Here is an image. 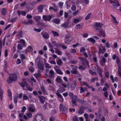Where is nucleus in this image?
Returning a JSON list of instances; mask_svg holds the SVG:
<instances>
[{
  "instance_id": "obj_1",
  "label": "nucleus",
  "mask_w": 121,
  "mask_h": 121,
  "mask_svg": "<svg viewBox=\"0 0 121 121\" xmlns=\"http://www.w3.org/2000/svg\"><path fill=\"white\" fill-rule=\"evenodd\" d=\"M103 24L99 23H96L94 25V27L95 31L97 33H98L97 35L99 36H102L103 37H105L104 31L102 29Z\"/></svg>"
},
{
  "instance_id": "obj_2",
  "label": "nucleus",
  "mask_w": 121,
  "mask_h": 121,
  "mask_svg": "<svg viewBox=\"0 0 121 121\" xmlns=\"http://www.w3.org/2000/svg\"><path fill=\"white\" fill-rule=\"evenodd\" d=\"M45 118L41 114H37L34 118V121H45Z\"/></svg>"
},
{
  "instance_id": "obj_3",
  "label": "nucleus",
  "mask_w": 121,
  "mask_h": 121,
  "mask_svg": "<svg viewBox=\"0 0 121 121\" xmlns=\"http://www.w3.org/2000/svg\"><path fill=\"white\" fill-rule=\"evenodd\" d=\"M79 59L82 62V64L84 65H86L89 66L88 62L87 60L84 58L82 57H79Z\"/></svg>"
},
{
  "instance_id": "obj_4",
  "label": "nucleus",
  "mask_w": 121,
  "mask_h": 121,
  "mask_svg": "<svg viewBox=\"0 0 121 121\" xmlns=\"http://www.w3.org/2000/svg\"><path fill=\"white\" fill-rule=\"evenodd\" d=\"M71 69H72L71 70V72L72 74H77L78 72L77 70L78 67L74 65H71L70 66Z\"/></svg>"
},
{
  "instance_id": "obj_5",
  "label": "nucleus",
  "mask_w": 121,
  "mask_h": 121,
  "mask_svg": "<svg viewBox=\"0 0 121 121\" xmlns=\"http://www.w3.org/2000/svg\"><path fill=\"white\" fill-rule=\"evenodd\" d=\"M71 36L69 34L66 35L65 37V42L66 43L68 44L70 43L72 41V39H70Z\"/></svg>"
},
{
  "instance_id": "obj_6",
  "label": "nucleus",
  "mask_w": 121,
  "mask_h": 121,
  "mask_svg": "<svg viewBox=\"0 0 121 121\" xmlns=\"http://www.w3.org/2000/svg\"><path fill=\"white\" fill-rule=\"evenodd\" d=\"M19 84L23 88H24L25 86L28 87V85L26 83V80L25 79H23V81L21 83H19Z\"/></svg>"
},
{
  "instance_id": "obj_7",
  "label": "nucleus",
  "mask_w": 121,
  "mask_h": 121,
  "mask_svg": "<svg viewBox=\"0 0 121 121\" xmlns=\"http://www.w3.org/2000/svg\"><path fill=\"white\" fill-rule=\"evenodd\" d=\"M25 24L28 25H34L35 24L34 21L32 19H30L28 20V22L24 21L23 22Z\"/></svg>"
},
{
  "instance_id": "obj_8",
  "label": "nucleus",
  "mask_w": 121,
  "mask_h": 121,
  "mask_svg": "<svg viewBox=\"0 0 121 121\" xmlns=\"http://www.w3.org/2000/svg\"><path fill=\"white\" fill-rule=\"evenodd\" d=\"M40 101L42 104H44L45 103V101L46 99L45 97L42 95H40L38 96Z\"/></svg>"
},
{
  "instance_id": "obj_9",
  "label": "nucleus",
  "mask_w": 121,
  "mask_h": 121,
  "mask_svg": "<svg viewBox=\"0 0 121 121\" xmlns=\"http://www.w3.org/2000/svg\"><path fill=\"white\" fill-rule=\"evenodd\" d=\"M41 34L43 38L46 39H48L49 38V35L47 33L45 32H42Z\"/></svg>"
},
{
  "instance_id": "obj_10",
  "label": "nucleus",
  "mask_w": 121,
  "mask_h": 121,
  "mask_svg": "<svg viewBox=\"0 0 121 121\" xmlns=\"http://www.w3.org/2000/svg\"><path fill=\"white\" fill-rule=\"evenodd\" d=\"M9 75L13 81H16L17 80V76L16 74L14 73H13L10 75Z\"/></svg>"
},
{
  "instance_id": "obj_11",
  "label": "nucleus",
  "mask_w": 121,
  "mask_h": 121,
  "mask_svg": "<svg viewBox=\"0 0 121 121\" xmlns=\"http://www.w3.org/2000/svg\"><path fill=\"white\" fill-rule=\"evenodd\" d=\"M52 17L50 16H46L43 15V19L45 21H50Z\"/></svg>"
},
{
  "instance_id": "obj_12",
  "label": "nucleus",
  "mask_w": 121,
  "mask_h": 121,
  "mask_svg": "<svg viewBox=\"0 0 121 121\" xmlns=\"http://www.w3.org/2000/svg\"><path fill=\"white\" fill-rule=\"evenodd\" d=\"M55 75L54 72L52 70H51L49 71L48 76L49 77L53 78H54Z\"/></svg>"
},
{
  "instance_id": "obj_13",
  "label": "nucleus",
  "mask_w": 121,
  "mask_h": 121,
  "mask_svg": "<svg viewBox=\"0 0 121 121\" xmlns=\"http://www.w3.org/2000/svg\"><path fill=\"white\" fill-rule=\"evenodd\" d=\"M37 65L39 69V70L40 71H42L43 69L44 65L43 64L40 63V64H38Z\"/></svg>"
},
{
  "instance_id": "obj_14",
  "label": "nucleus",
  "mask_w": 121,
  "mask_h": 121,
  "mask_svg": "<svg viewBox=\"0 0 121 121\" xmlns=\"http://www.w3.org/2000/svg\"><path fill=\"white\" fill-rule=\"evenodd\" d=\"M56 95L58 96V99L61 102H63L64 101V99L62 95L60 94L56 93Z\"/></svg>"
},
{
  "instance_id": "obj_15",
  "label": "nucleus",
  "mask_w": 121,
  "mask_h": 121,
  "mask_svg": "<svg viewBox=\"0 0 121 121\" xmlns=\"http://www.w3.org/2000/svg\"><path fill=\"white\" fill-rule=\"evenodd\" d=\"M101 48H103L102 50L100 47H99V55L101 52L103 54L105 51V49L104 47L102 46Z\"/></svg>"
},
{
  "instance_id": "obj_16",
  "label": "nucleus",
  "mask_w": 121,
  "mask_h": 121,
  "mask_svg": "<svg viewBox=\"0 0 121 121\" xmlns=\"http://www.w3.org/2000/svg\"><path fill=\"white\" fill-rule=\"evenodd\" d=\"M112 7L114 8H116L120 6L118 0H116L115 2L112 3Z\"/></svg>"
},
{
  "instance_id": "obj_17",
  "label": "nucleus",
  "mask_w": 121,
  "mask_h": 121,
  "mask_svg": "<svg viewBox=\"0 0 121 121\" xmlns=\"http://www.w3.org/2000/svg\"><path fill=\"white\" fill-rule=\"evenodd\" d=\"M77 84L75 82H73L70 85L71 88L72 90H74Z\"/></svg>"
},
{
  "instance_id": "obj_18",
  "label": "nucleus",
  "mask_w": 121,
  "mask_h": 121,
  "mask_svg": "<svg viewBox=\"0 0 121 121\" xmlns=\"http://www.w3.org/2000/svg\"><path fill=\"white\" fill-rule=\"evenodd\" d=\"M33 50V48L30 46H29L24 51V52L26 53L27 52H29L30 51H32Z\"/></svg>"
},
{
  "instance_id": "obj_19",
  "label": "nucleus",
  "mask_w": 121,
  "mask_h": 121,
  "mask_svg": "<svg viewBox=\"0 0 121 121\" xmlns=\"http://www.w3.org/2000/svg\"><path fill=\"white\" fill-rule=\"evenodd\" d=\"M54 49L55 50L56 52L57 53L58 55H61L62 54V52L61 51L56 48H55Z\"/></svg>"
},
{
  "instance_id": "obj_20",
  "label": "nucleus",
  "mask_w": 121,
  "mask_h": 121,
  "mask_svg": "<svg viewBox=\"0 0 121 121\" xmlns=\"http://www.w3.org/2000/svg\"><path fill=\"white\" fill-rule=\"evenodd\" d=\"M41 89L42 90L43 93L44 95H47L48 93L46 91L44 87L43 86H40Z\"/></svg>"
},
{
  "instance_id": "obj_21",
  "label": "nucleus",
  "mask_w": 121,
  "mask_h": 121,
  "mask_svg": "<svg viewBox=\"0 0 121 121\" xmlns=\"http://www.w3.org/2000/svg\"><path fill=\"white\" fill-rule=\"evenodd\" d=\"M53 22L56 24H59L60 22V20L59 18H56L53 21Z\"/></svg>"
},
{
  "instance_id": "obj_22",
  "label": "nucleus",
  "mask_w": 121,
  "mask_h": 121,
  "mask_svg": "<svg viewBox=\"0 0 121 121\" xmlns=\"http://www.w3.org/2000/svg\"><path fill=\"white\" fill-rule=\"evenodd\" d=\"M68 24L69 21L67 20V22H65L61 26L63 27L64 28H67L68 27Z\"/></svg>"
},
{
  "instance_id": "obj_23",
  "label": "nucleus",
  "mask_w": 121,
  "mask_h": 121,
  "mask_svg": "<svg viewBox=\"0 0 121 121\" xmlns=\"http://www.w3.org/2000/svg\"><path fill=\"white\" fill-rule=\"evenodd\" d=\"M78 112L80 114H83L84 112V111L83 109L81 107L79 108V110L78 111Z\"/></svg>"
},
{
  "instance_id": "obj_24",
  "label": "nucleus",
  "mask_w": 121,
  "mask_h": 121,
  "mask_svg": "<svg viewBox=\"0 0 121 121\" xmlns=\"http://www.w3.org/2000/svg\"><path fill=\"white\" fill-rule=\"evenodd\" d=\"M18 13V15H20L21 14L23 15V16H25L26 14V13L25 11H22L21 12H20L19 10H18L17 12Z\"/></svg>"
},
{
  "instance_id": "obj_25",
  "label": "nucleus",
  "mask_w": 121,
  "mask_h": 121,
  "mask_svg": "<svg viewBox=\"0 0 121 121\" xmlns=\"http://www.w3.org/2000/svg\"><path fill=\"white\" fill-rule=\"evenodd\" d=\"M97 71L99 73V74L101 78L103 77V75L102 74V70L99 68H98Z\"/></svg>"
},
{
  "instance_id": "obj_26",
  "label": "nucleus",
  "mask_w": 121,
  "mask_h": 121,
  "mask_svg": "<svg viewBox=\"0 0 121 121\" xmlns=\"http://www.w3.org/2000/svg\"><path fill=\"white\" fill-rule=\"evenodd\" d=\"M56 72L58 74L62 75L63 74V72L61 70L59 69H55Z\"/></svg>"
},
{
  "instance_id": "obj_27",
  "label": "nucleus",
  "mask_w": 121,
  "mask_h": 121,
  "mask_svg": "<svg viewBox=\"0 0 121 121\" xmlns=\"http://www.w3.org/2000/svg\"><path fill=\"white\" fill-rule=\"evenodd\" d=\"M34 19L37 22L41 19V17L40 16H35L34 17Z\"/></svg>"
},
{
  "instance_id": "obj_28",
  "label": "nucleus",
  "mask_w": 121,
  "mask_h": 121,
  "mask_svg": "<svg viewBox=\"0 0 121 121\" xmlns=\"http://www.w3.org/2000/svg\"><path fill=\"white\" fill-rule=\"evenodd\" d=\"M77 100L80 103L84 104L85 103L86 101L84 100H82L79 99H77Z\"/></svg>"
},
{
  "instance_id": "obj_29",
  "label": "nucleus",
  "mask_w": 121,
  "mask_h": 121,
  "mask_svg": "<svg viewBox=\"0 0 121 121\" xmlns=\"http://www.w3.org/2000/svg\"><path fill=\"white\" fill-rule=\"evenodd\" d=\"M56 81L58 83H60L62 81V80L60 78V76H58L56 79Z\"/></svg>"
},
{
  "instance_id": "obj_30",
  "label": "nucleus",
  "mask_w": 121,
  "mask_h": 121,
  "mask_svg": "<svg viewBox=\"0 0 121 121\" xmlns=\"http://www.w3.org/2000/svg\"><path fill=\"white\" fill-rule=\"evenodd\" d=\"M13 81V80H12V79L9 75V77L7 78V82L8 83H10Z\"/></svg>"
},
{
  "instance_id": "obj_31",
  "label": "nucleus",
  "mask_w": 121,
  "mask_h": 121,
  "mask_svg": "<svg viewBox=\"0 0 121 121\" xmlns=\"http://www.w3.org/2000/svg\"><path fill=\"white\" fill-rule=\"evenodd\" d=\"M3 91L2 90L0 87V100L1 101L2 100V99L3 98Z\"/></svg>"
},
{
  "instance_id": "obj_32",
  "label": "nucleus",
  "mask_w": 121,
  "mask_h": 121,
  "mask_svg": "<svg viewBox=\"0 0 121 121\" xmlns=\"http://www.w3.org/2000/svg\"><path fill=\"white\" fill-rule=\"evenodd\" d=\"M118 74L121 77V67L120 65H118Z\"/></svg>"
},
{
  "instance_id": "obj_33",
  "label": "nucleus",
  "mask_w": 121,
  "mask_h": 121,
  "mask_svg": "<svg viewBox=\"0 0 121 121\" xmlns=\"http://www.w3.org/2000/svg\"><path fill=\"white\" fill-rule=\"evenodd\" d=\"M48 90H50L54 91H55V88L52 85H49V86Z\"/></svg>"
},
{
  "instance_id": "obj_34",
  "label": "nucleus",
  "mask_w": 121,
  "mask_h": 121,
  "mask_svg": "<svg viewBox=\"0 0 121 121\" xmlns=\"http://www.w3.org/2000/svg\"><path fill=\"white\" fill-rule=\"evenodd\" d=\"M6 12L7 10L5 8L3 9L1 11L2 14L3 15H5L6 14Z\"/></svg>"
},
{
  "instance_id": "obj_35",
  "label": "nucleus",
  "mask_w": 121,
  "mask_h": 121,
  "mask_svg": "<svg viewBox=\"0 0 121 121\" xmlns=\"http://www.w3.org/2000/svg\"><path fill=\"white\" fill-rule=\"evenodd\" d=\"M69 95L71 99H73L74 96L72 92H69Z\"/></svg>"
},
{
  "instance_id": "obj_36",
  "label": "nucleus",
  "mask_w": 121,
  "mask_h": 121,
  "mask_svg": "<svg viewBox=\"0 0 121 121\" xmlns=\"http://www.w3.org/2000/svg\"><path fill=\"white\" fill-rule=\"evenodd\" d=\"M76 100V99H73L72 101V105L73 106H77V105Z\"/></svg>"
},
{
  "instance_id": "obj_37",
  "label": "nucleus",
  "mask_w": 121,
  "mask_h": 121,
  "mask_svg": "<svg viewBox=\"0 0 121 121\" xmlns=\"http://www.w3.org/2000/svg\"><path fill=\"white\" fill-rule=\"evenodd\" d=\"M52 33L53 34V35L54 37L56 36H58L59 35V34L56 32L52 31Z\"/></svg>"
},
{
  "instance_id": "obj_38",
  "label": "nucleus",
  "mask_w": 121,
  "mask_h": 121,
  "mask_svg": "<svg viewBox=\"0 0 121 121\" xmlns=\"http://www.w3.org/2000/svg\"><path fill=\"white\" fill-rule=\"evenodd\" d=\"M40 57L38 56L36 60V63H37V65L40 64Z\"/></svg>"
},
{
  "instance_id": "obj_39",
  "label": "nucleus",
  "mask_w": 121,
  "mask_h": 121,
  "mask_svg": "<svg viewBox=\"0 0 121 121\" xmlns=\"http://www.w3.org/2000/svg\"><path fill=\"white\" fill-rule=\"evenodd\" d=\"M28 109L29 111L32 112H34L35 111V108L32 107H30L28 108Z\"/></svg>"
},
{
  "instance_id": "obj_40",
  "label": "nucleus",
  "mask_w": 121,
  "mask_h": 121,
  "mask_svg": "<svg viewBox=\"0 0 121 121\" xmlns=\"http://www.w3.org/2000/svg\"><path fill=\"white\" fill-rule=\"evenodd\" d=\"M20 58L22 61H23V60L25 59V55L23 54H21L20 55Z\"/></svg>"
},
{
  "instance_id": "obj_41",
  "label": "nucleus",
  "mask_w": 121,
  "mask_h": 121,
  "mask_svg": "<svg viewBox=\"0 0 121 121\" xmlns=\"http://www.w3.org/2000/svg\"><path fill=\"white\" fill-rule=\"evenodd\" d=\"M87 40L92 42L93 44H94L95 42V40L94 39L92 38H90L88 39Z\"/></svg>"
},
{
  "instance_id": "obj_42",
  "label": "nucleus",
  "mask_w": 121,
  "mask_h": 121,
  "mask_svg": "<svg viewBox=\"0 0 121 121\" xmlns=\"http://www.w3.org/2000/svg\"><path fill=\"white\" fill-rule=\"evenodd\" d=\"M40 74L39 73H36L34 74L35 77L37 79L40 76Z\"/></svg>"
},
{
  "instance_id": "obj_43",
  "label": "nucleus",
  "mask_w": 121,
  "mask_h": 121,
  "mask_svg": "<svg viewBox=\"0 0 121 121\" xmlns=\"http://www.w3.org/2000/svg\"><path fill=\"white\" fill-rule=\"evenodd\" d=\"M67 111V110L66 108H64L62 112L63 114L65 115Z\"/></svg>"
},
{
  "instance_id": "obj_44",
  "label": "nucleus",
  "mask_w": 121,
  "mask_h": 121,
  "mask_svg": "<svg viewBox=\"0 0 121 121\" xmlns=\"http://www.w3.org/2000/svg\"><path fill=\"white\" fill-rule=\"evenodd\" d=\"M37 24L38 25L41 26H44L45 25V24L43 23L40 22H38Z\"/></svg>"
},
{
  "instance_id": "obj_45",
  "label": "nucleus",
  "mask_w": 121,
  "mask_h": 121,
  "mask_svg": "<svg viewBox=\"0 0 121 121\" xmlns=\"http://www.w3.org/2000/svg\"><path fill=\"white\" fill-rule=\"evenodd\" d=\"M99 111L98 112V114L97 115V117L98 118L100 119V117L101 116V113L100 112L101 110L100 109H99Z\"/></svg>"
},
{
  "instance_id": "obj_46",
  "label": "nucleus",
  "mask_w": 121,
  "mask_h": 121,
  "mask_svg": "<svg viewBox=\"0 0 121 121\" xmlns=\"http://www.w3.org/2000/svg\"><path fill=\"white\" fill-rule=\"evenodd\" d=\"M91 15V13H89L86 17L85 19L86 20H87L88 19L90 18Z\"/></svg>"
},
{
  "instance_id": "obj_47",
  "label": "nucleus",
  "mask_w": 121,
  "mask_h": 121,
  "mask_svg": "<svg viewBox=\"0 0 121 121\" xmlns=\"http://www.w3.org/2000/svg\"><path fill=\"white\" fill-rule=\"evenodd\" d=\"M57 64L59 65H61L62 64V62L61 60H59L57 61Z\"/></svg>"
},
{
  "instance_id": "obj_48",
  "label": "nucleus",
  "mask_w": 121,
  "mask_h": 121,
  "mask_svg": "<svg viewBox=\"0 0 121 121\" xmlns=\"http://www.w3.org/2000/svg\"><path fill=\"white\" fill-rule=\"evenodd\" d=\"M94 97L95 99H96L98 100V101L100 103L101 101V99L98 96H95Z\"/></svg>"
},
{
  "instance_id": "obj_49",
  "label": "nucleus",
  "mask_w": 121,
  "mask_h": 121,
  "mask_svg": "<svg viewBox=\"0 0 121 121\" xmlns=\"http://www.w3.org/2000/svg\"><path fill=\"white\" fill-rule=\"evenodd\" d=\"M89 73L91 75H96L97 74L96 72H92L91 70H89Z\"/></svg>"
},
{
  "instance_id": "obj_50",
  "label": "nucleus",
  "mask_w": 121,
  "mask_h": 121,
  "mask_svg": "<svg viewBox=\"0 0 121 121\" xmlns=\"http://www.w3.org/2000/svg\"><path fill=\"white\" fill-rule=\"evenodd\" d=\"M75 28L76 29H78L81 28H82V27L81 25L80 24L77 25L75 27Z\"/></svg>"
},
{
  "instance_id": "obj_51",
  "label": "nucleus",
  "mask_w": 121,
  "mask_h": 121,
  "mask_svg": "<svg viewBox=\"0 0 121 121\" xmlns=\"http://www.w3.org/2000/svg\"><path fill=\"white\" fill-rule=\"evenodd\" d=\"M45 67L46 68H51V66L47 63H45Z\"/></svg>"
},
{
  "instance_id": "obj_52",
  "label": "nucleus",
  "mask_w": 121,
  "mask_h": 121,
  "mask_svg": "<svg viewBox=\"0 0 121 121\" xmlns=\"http://www.w3.org/2000/svg\"><path fill=\"white\" fill-rule=\"evenodd\" d=\"M43 8L42 6H40L38 8V11L40 12H42Z\"/></svg>"
},
{
  "instance_id": "obj_53",
  "label": "nucleus",
  "mask_w": 121,
  "mask_h": 121,
  "mask_svg": "<svg viewBox=\"0 0 121 121\" xmlns=\"http://www.w3.org/2000/svg\"><path fill=\"white\" fill-rule=\"evenodd\" d=\"M85 49L83 47H82L80 49V51L81 52H83L85 51Z\"/></svg>"
},
{
  "instance_id": "obj_54",
  "label": "nucleus",
  "mask_w": 121,
  "mask_h": 121,
  "mask_svg": "<svg viewBox=\"0 0 121 121\" xmlns=\"http://www.w3.org/2000/svg\"><path fill=\"white\" fill-rule=\"evenodd\" d=\"M105 45L106 47L109 48L110 47V45L108 42H106L105 43Z\"/></svg>"
},
{
  "instance_id": "obj_55",
  "label": "nucleus",
  "mask_w": 121,
  "mask_h": 121,
  "mask_svg": "<svg viewBox=\"0 0 121 121\" xmlns=\"http://www.w3.org/2000/svg\"><path fill=\"white\" fill-rule=\"evenodd\" d=\"M23 47V46H22L21 44H19L17 45V48L18 49L21 50L22 49Z\"/></svg>"
},
{
  "instance_id": "obj_56",
  "label": "nucleus",
  "mask_w": 121,
  "mask_h": 121,
  "mask_svg": "<svg viewBox=\"0 0 121 121\" xmlns=\"http://www.w3.org/2000/svg\"><path fill=\"white\" fill-rule=\"evenodd\" d=\"M113 22L115 23L116 24H118V22L117 21L116 18L115 17H114L113 20Z\"/></svg>"
},
{
  "instance_id": "obj_57",
  "label": "nucleus",
  "mask_w": 121,
  "mask_h": 121,
  "mask_svg": "<svg viewBox=\"0 0 121 121\" xmlns=\"http://www.w3.org/2000/svg\"><path fill=\"white\" fill-rule=\"evenodd\" d=\"M47 103H46L45 104H44L43 105V107L44 109L45 110H47L48 109V108H47L48 105H47Z\"/></svg>"
},
{
  "instance_id": "obj_58",
  "label": "nucleus",
  "mask_w": 121,
  "mask_h": 121,
  "mask_svg": "<svg viewBox=\"0 0 121 121\" xmlns=\"http://www.w3.org/2000/svg\"><path fill=\"white\" fill-rule=\"evenodd\" d=\"M26 109V107L25 106H23L21 110V112H24Z\"/></svg>"
},
{
  "instance_id": "obj_59",
  "label": "nucleus",
  "mask_w": 121,
  "mask_h": 121,
  "mask_svg": "<svg viewBox=\"0 0 121 121\" xmlns=\"http://www.w3.org/2000/svg\"><path fill=\"white\" fill-rule=\"evenodd\" d=\"M29 69L31 72H33L34 71V69L31 67L30 66L29 68Z\"/></svg>"
},
{
  "instance_id": "obj_60",
  "label": "nucleus",
  "mask_w": 121,
  "mask_h": 121,
  "mask_svg": "<svg viewBox=\"0 0 121 121\" xmlns=\"http://www.w3.org/2000/svg\"><path fill=\"white\" fill-rule=\"evenodd\" d=\"M74 22L75 23H77L80 21V20L78 19H77L75 18L74 19Z\"/></svg>"
},
{
  "instance_id": "obj_61",
  "label": "nucleus",
  "mask_w": 121,
  "mask_h": 121,
  "mask_svg": "<svg viewBox=\"0 0 121 121\" xmlns=\"http://www.w3.org/2000/svg\"><path fill=\"white\" fill-rule=\"evenodd\" d=\"M63 3L62 2H60L58 4L59 7L60 8H62Z\"/></svg>"
},
{
  "instance_id": "obj_62",
  "label": "nucleus",
  "mask_w": 121,
  "mask_h": 121,
  "mask_svg": "<svg viewBox=\"0 0 121 121\" xmlns=\"http://www.w3.org/2000/svg\"><path fill=\"white\" fill-rule=\"evenodd\" d=\"M79 69L82 70H84L85 69V67L82 65L80 66L79 67Z\"/></svg>"
},
{
  "instance_id": "obj_63",
  "label": "nucleus",
  "mask_w": 121,
  "mask_h": 121,
  "mask_svg": "<svg viewBox=\"0 0 121 121\" xmlns=\"http://www.w3.org/2000/svg\"><path fill=\"white\" fill-rule=\"evenodd\" d=\"M76 7L75 6H72L71 7V9L73 11H74L76 9Z\"/></svg>"
},
{
  "instance_id": "obj_64",
  "label": "nucleus",
  "mask_w": 121,
  "mask_h": 121,
  "mask_svg": "<svg viewBox=\"0 0 121 121\" xmlns=\"http://www.w3.org/2000/svg\"><path fill=\"white\" fill-rule=\"evenodd\" d=\"M55 118L53 117H51L50 118V121H54L55 120Z\"/></svg>"
}]
</instances>
